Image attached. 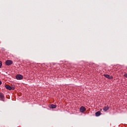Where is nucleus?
I'll list each match as a JSON object with an SVG mask.
<instances>
[{
  "label": "nucleus",
  "mask_w": 127,
  "mask_h": 127,
  "mask_svg": "<svg viewBox=\"0 0 127 127\" xmlns=\"http://www.w3.org/2000/svg\"><path fill=\"white\" fill-rule=\"evenodd\" d=\"M104 77H105V78H107V79H113V76L109 74H104Z\"/></svg>",
  "instance_id": "423d86ee"
},
{
  "label": "nucleus",
  "mask_w": 127,
  "mask_h": 127,
  "mask_svg": "<svg viewBox=\"0 0 127 127\" xmlns=\"http://www.w3.org/2000/svg\"><path fill=\"white\" fill-rule=\"evenodd\" d=\"M1 66H2V63L0 62V68H1Z\"/></svg>",
  "instance_id": "9d476101"
},
{
  "label": "nucleus",
  "mask_w": 127,
  "mask_h": 127,
  "mask_svg": "<svg viewBox=\"0 0 127 127\" xmlns=\"http://www.w3.org/2000/svg\"><path fill=\"white\" fill-rule=\"evenodd\" d=\"M5 87L7 90H9V91H11V90H14L15 89L14 87H11L7 84L5 85Z\"/></svg>",
  "instance_id": "f257e3e1"
},
{
  "label": "nucleus",
  "mask_w": 127,
  "mask_h": 127,
  "mask_svg": "<svg viewBox=\"0 0 127 127\" xmlns=\"http://www.w3.org/2000/svg\"><path fill=\"white\" fill-rule=\"evenodd\" d=\"M95 116L96 117H100V116H101V111H98L95 113Z\"/></svg>",
  "instance_id": "1a4fd4ad"
},
{
  "label": "nucleus",
  "mask_w": 127,
  "mask_h": 127,
  "mask_svg": "<svg viewBox=\"0 0 127 127\" xmlns=\"http://www.w3.org/2000/svg\"><path fill=\"white\" fill-rule=\"evenodd\" d=\"M80 112H81V113L86 112V108L84 107V106H81L80 108Z\"/></svg>",
  "instance_id": "39448f33"
},
{
  "label": "nucleus",
  "mask_w": 127,
  "mask_h": 127,
  "mask_svg": "<svg viewBox=\"0 0 127 127\" xmlns=\"http://www.w3.org/2000/svg\"><path fill=\"white\" fill-rule=\"evenodd\" d=\"M124 76H125V77H126V78H127V73H125V74H124Z\"/></svg>",
  "instance_id": "9b49d317"
},
{
  "label": "nucleus",
  "mask_w": 127,
  "mask_h": 127,
  "mask_svg": "<svg viewBox=\"0 0 127 127\" xmlns=\"http://www.w3.org/2000/svg\"><path fill=\"white\" fill-rule=\"evenodd\" d=\"M13 63V62L11 60H7L5 62V64L7 66H9V65H11V64H12Z\"/></svg>",
  "instance_id": "7ed1b4c3"
},
{
  "label": "nucleus",
  "mask_w": 127,
  "mask_h": 127,
  "mask_svg": "<svg viewBox=\"0 0 127 127\" xmlns=\"http://www.w3.org/2000/svg\"><path fill=\"white\" fill-rule=\"evenodd\" d=\"M0 101L4 102V96L2 93H0Z\"/></svg>",
  "instance_id": "20e7f679"
},
{
  "label": "nucleus",
  "mask_w": 127,
  "mask_h": 127,
  "mask_svg": "<svg viewBox=\"0 0 127 127\" xmlns=\"http://www.w3.org/2000/svg\"><path fill=\"white\" fill-rule=\"evenodd\" d=\"M51 109H56V108H57V106H56V105H54V104H52L50 105Z\"/></svg>",
  "instance_id": "6e6552de"
},
{
  "label": "nucleus",
  "mask_w": 127,
  "mask_h": 127,
  "mask_svg": "<svg viewBox=\"0 0 127 127\" xmlns=\"http://www.w3.org/2000/svg\"><path fill=\"white\" fill-rule=\"evenodd\" d=\"M101 111H102V109H100V112H101Z\"/></svg>",
  "instance_id": "ddd939ff"
},
{
  "label": "nucleus",
  "mask_w": 127,
  "mask_h": 127,
  "mask_svg": "<svg viewBox=\"0 0 127 127\" xmlns=\"http://www.w3.org/2000/svg\"><path fill=\"white\" fill-rule=\"evenodd\" d=\"M110 109V107L108 106H105L103 110L104 112H107L108 111H109V109Z\"/></svg>",
  "instance_id": "0eeeda50"
},
{
  "label": "nucleus",
  "mask_w": 127,
  "mask_h": 127,
  "mask_svg": "<svg viewBox=\"0 0 127 127\" xmlns=\"http://www.w3.org/2000/svg\"><path fill=\"white\" fill-rule=\"evenodd\" d=\"M0 85H1V81L0 80Z\"/></svg>",
  "instance_id": "f8f14e48"
},
{
  "label": "nucleus",
  "mask_w": 127,
  "mask_h": 127,
  "mask_svg": "<svg viewBox=\"0 0 127 127\" xmlns=\"http://www.w3.org/2000/svg\"><path fill=\"white\" fill-rule=\"evenodd\" d=\"M16 79H17V80H22V79H23V76L21 74H17L16 75Z\"/></svg>",
  "instance_id": "f03ea898"
}]
</instances>
